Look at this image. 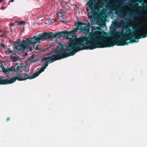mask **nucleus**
<instances>
[{
    "label": "nucleus",
    "mask_w": 147,
    "mask_h": 147,
    "mask_svg": "<svg viewBox=\"0 0 147 147\" xmlns=\"http://www.w3.org/2000/svg\"><path fill=\"white\" fill-rule=\"evenodd\" d=\"M74 25L77 27L69 31L64 30L56 32L54 34L51 32H43V34H41L37 36H33V38H27L26 40L17 39L14 43L13 48L20 51L21 50H25L30 45H33L35 50H39L40 49L38 47V44H37L36 46L35 44L40 40H42L52 39L58 36V38H60L61 36L66 37L67 39H69V36L73 37L77 33L78 30L84 32H88L89 30L87 24L78 21L75 23Z\"/></svg>",
    "instance_id": "1"
},
{
    "label": "nucleus",
    "mask_w": 147,
    "mask_h": 147,
    "mask_svg": "<svg viewBox=\"0 0 147 147\" xmlns=\"http://www.w3.org/2000/svg\"><path fill=\"white\" fill-rule=\"evenodd\" d=\"M82 38L78 39L74 38L70 39L68 45L65 46L66 49L64 48V45L61 43H59L58 46L56 48V50L61 51L56 55H53L49 57H45L41 59V62L46 61L45 64L42 65V66L37 71L34 73L32 76H28L26 74L27 79H31L38 76L48 66L49 62L52 63L55 61L67 57L74 55L76 52L80 50H83Z\"/></svg>",
    "instance_id": "2"
},
{
    "label": "nucleus",
    "mask_w": 147,
    "mask_h": 147,
    "mask_svg": "<svg viewBox=\"0 0 147 147\" xmlns=\"http://www.w3.org/2000/svg\"><path fill=\"white\" fill-rule=\"evenodd\" d=\"M126 32L123 33L121 31L118 33L116 31L113 30L110 32L109 35L113 39L115 46H123L128 45L130 42H138L139 39L142 38V34L140 35L136 29L132 31L127 28Z\"/></svg>",
    "instance_id": "3"
},
{
    "label": "nucleus",
    "mask_w": 147,
    "mask_h": 147,
    "mask_svg": "<svg viewBox=\"0 0 147 147\" xmlns=\"http://www.w3.org/2000/svg\"><path fill=\"white\" fill-rule=\"evenodd\" d=\"M126 32L123 33L121 31L118 33L116 31L113 30L110 32L109 35L113 39L115 46H123L128 45L130 42H138L139 39L142 38V34L140 35L136 29L132 31L127 28Z\"/></svg>",
    "instance_id": "4"
},
{
    "label": "nucleus",
    "mask_w": 147,
    "mask_h": 147,
    "mask_svg": "<svg viewBox=\"0 0 147 147\" xmlns=\"http://www.w3.org/2000/svg\"><path fill=\"white\" fill-rule=\"evenodd\" d=\"M82 39L83 41L82 43L83 50H92L96 48H103L115 46L113 39L111 41H108L103 35L99 37L90 36L87 37H82Z\"/></svg>",
    "instance_id": "5"
},
{
    "label": "nucleus",
    "mask_w": 147,
    "mask_h": 147,
    "mask_svg": "<svg viewBox=\"0 0 147 147\" xmlns=\"http://www.w3.org/2000/svg\"><path fill=\"white\" fill-rule=\"evenodd\" d=\"M17 74L18 75L20 76L22 75V76L20 77L14 76L11 78L9 76H7V78L5 79H4V78L3 77H0V85L11 84L16 82V80L21 81L27 79V77L25 76V75H26V74L23 73V74H22V72L17 73Z\"/></svg>",
    "instance_id": "6"
},
{
    "label": "nucleus",
    "mask_w": 147,
    "mask_h": 147,
    "mask_svg": "<svg viewBox=\"0 0 147 147\" xmlns=\"http://www.w3.org/2000/svg\"><path fill=\"white\" fill-rule=\"evenodd\" d=\"M95 0H89L86 3L87 5H88L89 9L91 10V13L94 15L96 12V8L95 5Z\"/></svg>",
    "instance_id": "7"
},
{
    "label": "nucleus",
    "mask_w": 147,
    "mask_h": 147,
    "mask_svg": "<svg viewBox=\"0 0 147 147\" xmlns=\"http://www.w3.org/2000/svg\"><path fill=\"white\" fill-rule=\"evenodd\" d=\"M20 68L19 66H17L16 68L15 67H9L7 68L3 67L2 68V70L3 72L6 74H9L10 72H15L17 70H18Z\"/></svg>",
    "instance_id": "8"
},
{
    "label": "nucleus",
    "mask_w": 147,
    "mask_h": 147,
    "mask_svg": "<svg viewBox=\"0 0 147 147\" xmlns=\"http://www.w3.org/2000/svg\"><path fill=\"white\" fill-rule=\"evenodd\" d=\"M141 5L142 6H140L137 3L135 5L139 12H141L143 10L147 9V3L143 2L142 3Z\"/></svg>",
    "instance_id": "9"
},
{
    "label": "nucleus",
    "mask_w": 147,
    "mask_h": 147,
    "mask_svg": "<svg viewBox=\"0 0 147 147\" xmlns=\"http://www.w3.org/2000/svg\"><path fill=\"white\" fill-rule=\"evenodd\" d=\"M114 9L115 10V13L116 14H119L123 18H125V16H126V14L125 12L120 10L121 9L120 7L117 8L115 7L113 8V10H114Z\"/></svg>",
    "instance_id": "10"
},
{
    "label": "nucleus",
    "mask_w": 147,
    "mask_h": 147,
    "mask_svg": "<svg viewBox=\"0 0 147 147\" xmlns=\"http://www.w3.org/2000/svg\"><path fill=\"white\" fill-rule=\"evenodd\" d=\"M126 14L130 15L132 16L139 17L140 16V15L138 13L135 12H132L129 11H126Z\"/></svg>",
    "instance_id": "11"
},
{
    "label": "nucleus",
    "mask_w": 147,
    "mask_h": 147,
    "mask_svg": "<svg viewBox=\"0 0 147 147\" xmlns=\"http://www.w3.org/2000/svg\"><path fill=\"white\" fill-rule=\"evenodd\" d=\"M7 51L8 52H9L10 53V57L11 56H13V55H16V51H12L9 48H7Z\"/></svg>",
    "instance_id": "12"
},
{
    "label": "nucleus",
    "mask_w": 147,
    "mask_h": 147,
    "mask_svg": "<svg viewBox=\"0 0 147 147\" xmlns=\"http://www.w3.org/2000/svg\"><path fill=\"white\" fill-rule=\"evenodd\" d=\"M89 9L87 7L86 8V11L88 12L87 16L89 19H91L92 17V16L90 14V13L89 12Z\"/></svg>",
    "instance_id": "13"
},
{
    "label": "nucleus",
    "mask_w": 147,
    "mask_h": 147,
    "mask_svg": "<svg viewBox=\"0 0 147 147\" xmlns=\"http://www.w3.org/2000/svg\"><path fill=\"white\" fill-rule=\"evenodd\" d=\"M10 57L13 62H16L18 60V59L16 57L11 56Z\"/></svg>",
    "instance_id": "14"
},
{
    "label": "nucleus",
    "mask_w": 147,
    "mask_h": 147,
    "mask_svg": "<svg viewBox=\"0 0 147 147\" xmlns=\"http://www.w3.org/2000/svg\"><path fill=\"white\" fill-rule=\"evenodd\" d=\"M147 36V30L146 31L145 33H142V37L144 38Z\"/></svg>",
    "instance_id": "15"
},
{
    "label": "nucleus",
    "mask_w": 147,
    "mask_h": 147,
    "mask_svg": "<svg viewBox=\"0 0 147 147\" xmlns=\"http://www.w3.org/2000/svg\"><path fill=\"white\" fill-rule=\"evenodd\" d=\"M25 22L23 21H19L18 22V24L19 25H24L25 24Z\"/></svg>",
    "instance_id": "16"
},
{
    "label": "nucleus",
    "mask_w": 147,
    "mask_h": 147,
    "mask_svg": "<svg viewBox=\"0 0 147 147\" xmlns=\"http://www.w3.org/2000/svg\"><path fill=\"white\" fill-rule=\"evenodd\" d=\"M0 46H1L3 49H5L6 48L5 45L2 43H0Z\"/></svg>",
    "instance_id": "17"
},
{
    "label": "nucleus",
    "mask_w": 147,
    "mask_h": 147,
    "mask_svg": "<svg viewBox=\"0 0 147 147\" xmlns=\"http://www.w3.org/2000/svg\"><path fill=\"white\" fill-rule=\"evenodd\" d=\"M124 23L123 22H118V25L120 26H121L124 25Z\"/></svg>",
    "instance_id": "18"
},
{
    "label": "nucleus",
    "mask_w": 147,
    "mask_h": 147,
    "mask_svg": "<svg viewBox=\"0 0 147 147\" xmlns=\"http://www.w3.org/2000/svg\"><path fill=\"white\" fill-rule=\"evenodd\" d=\"M28 56V54L26 53H25L24 55H23L22 58H25L26 56Z\"/></svg>",
    "instance_id": "19"
},
{
    "label": "nucleus",
    "mask_w": 147,
    "mask_h": 147,
    "mask_svg": "<svg viewBox=\"0 0 147 147\" xmlns=\"http://www.w3.org/2000/svg\"><path fill=\"white\" fill-rule=\"evenodd\" d=\"M60 18L63 20L64 18V16L62 14L60 17Z\"/></svg>",
    "instance_id": "20"
},
{
    "label": "nucleus",
    "mask_w": 147,
    "mask_h": 147,
    "mask_svg": "<svg viewBox=\"0 0 147 147\" xmlns=\"http://www.w3.org/2000/svg\"><path fill=\"white\" fill-rule=\"evenodd\" d=\"M14 1V0H11L9 1V2L8 4L9 5L10 2H13Z\"/></svg>",
    "instance_id": "21"
},
{
    "label": "nucleus",
    "mask_w": 147,
    "mask_h": 147,
    "mask_svg": "<svg viewBox=\"0 0 147 147\" xmlns=\"http://www.w3.org/2000/svg\"><path fill=\"white\" fill-rule=\"evenodd\" d=\"M10 119V118L9 117H8L7 118V119H6V121H9Z\"/></svg>",
    "instance_id": "22"
},
{
    "label": "nucleus",
    "mask_w": 147,
    "mask_h": 147,
    "mask_svg": "<svg viewBox=\"0 0 147 147\" xmlns=\"http://www.w3.org/2000/svg\"><path fill=\"white\" fill-rule=\"evenodd\" d=\"M142 0H140L138 1V2L139 3H140L142 2Z\"/></svg>",
    "instance_id": "23"
},
{
    "label": "nucleus",
    "mask_w": 147,
    "mask_h": 147,
    "mask_svg": "<svg viewBox=\"0 0 147 147\" xmlns=\"http://www.w3.org/2000/svg\"><path fill=\"white\" fill-rule=\"evenodd\" d=\"M98 1L100 2H101L102 1V0H98Z\"/></svg>",
    "instance_id": "24"
},
{
    "label": "nucleus",
    "mask_w": 147,
    "mask_h": 147,
    "mask_svg": "<svg viewBox=\"0 0 147 147\" xmlns=\"http://www.w3.org/2000/svg\"><path fill=\"white\" fill-rule=\"evenodd\" d=\"M115 5H117L118 4V3H115Z\"/></svg>",
    "instance_id": "25"
},
{
    "label": "nucleus",
    "mask_w": 147,
    "mask_h": 147,
    "mask_svg": "<svg viewBox=\"0 0 147 147\" xmlns=\"http://www.w3.org/2000/svg\"><path fill=\"white\" fill-rule=\"evenodd\" d=\"M62 22H64L63 21H62Z\"/></svg>",
    "instance_id": "26"
},
{
    "label": "nucleus",
    "mask_w": 147,
    "mask_h": 147,
    "mask_svg": "<svg viewBox=\"0 0 147 147\" xmlns=\"http://www.w3.org/2000/svg\"><path fill=\"white\" fill-rule=\"evenodd\" d=\"M105 2H106V1H105Z\"/></svg>",
    "instance_id": "27"
},
{
    "label": "nucleus",
    "mask_w": 147,
    "mask_h": 147,
    "mask_svg": "<svg viewBox=\"0 0 147 147\" xmlns=\"http://www.w3.org/2000/svg\"><path fill=\"white\" fill-rule=\"evenodd\" d=\"M4 8V7H2V8Z\"/></svg>",
    "instance_id": "28"
}]
</instances>
